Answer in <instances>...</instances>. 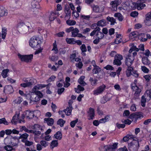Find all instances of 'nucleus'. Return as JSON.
<instances>
[{"mask_svg": "<svg viewBox=\"0 0 151 151\" xmlns=\"http://www.w3.org/2000/svg\"><path fill=\"white\" fill-rule=\"evenodd\" d=\"M41 43V41L38 37L35 36L32 37L29 42L30 46L32 48L38 47H40Z\"/></svg>", "mask_w": 151, "mask_h": 151, "instance_id": "f257e3e1", "label": "nucleus"}, {"mask_svg": "<svg viewBox=\"0 0 151 151\" xmlns=\"http://www.w3.org/2000/svg\"><path fill=\"white\" fill-rule=\"evenodd\" d=\"M72 103V101L71 100H70L68 102L69 106L67 107L65 110L59 111V114L61 115L62 118H64L65 117V114L64 113H65L67 116H69L70 115L72 109V107L71 105Z\"/></svg>", "mask_w": 151, "mask_h": 151, "instance_id": "f03ea898", "label": "nucleus"}, {"mask_svg": "<svg viewBox=\"0 0 151 151\" xmlns=\"http://www.w3.org/2000/svg\"><path fill=\"white\" fill-rule=\"evenodd\" d=\"M139 147V143L138 140H133L128 144V148L130 151H137Z\"/></svg>", "mask_w": 151, "mask_h": 151, "instance_id": "7ed1b4c3", "label": "nucleus"}, {"mask_svg": "<svg viewBox=\"0 0 151 151\" xmlns=\"http://www.w3.org/2000/svg\"><path fill=\"white\" fill-rule=\"evenodd\" d=\"M18 27L22 32L26 33L29 31V29L32 27L29 23H27L26 24L24 23H20L18 24Z\"/></svg>", "mask_w": 151, "mask_h": 151, "instance_id": "20e7f679", "label": "nucleus"}, {"mask_svg": "<svg viewBox=\"0 0 151 151\" xmlns=\"http://www.w3.org/2000/svg\"><path fill=\"white\" fill-rule=\"evenodd\" d=\"M18 55L22 61L27 63L31 62L33 57V55L32 54L22 55L20 54H19Z\"/></svg>", "mask_w": 151, "mask_h": 151, "instance_id": "39448f33", "label": "nucleus"}, {"mask_svg": "<svg viewBox=\"0 0 151 151\" xmlns=\"http://www.w3.org/2000/svg\"><path fill=\"white\" fill-rule=\"evenodd\" d=\"M123 59L122 56L119 54H117L114 56V59L113 61V63L114 65L117 66H120L121 65L122 63L121 60Z\"/></svg>", "mask_w": 151, "mask_h": 151, "instance_id": "423d86ee", "label": "nucleus"}, {"mask_svg": "<svg viewBox=\"0 0 151 151\" xmlns=\"http://www.w3.org/2000/svg\"><path fill=\"white\" fill-rule=\"evenodd\" d=\"M134 59V58L130 54H128L126 56L125 60V63L127 66H131L133 62Z\"/></svg>", "mask_w": 151, "mask_h": 151, "instance_id": "0eeeda50", "label": "nucleus"}, {"mask_svg": "<svg viewBox=\"0 0 151 151\" xmlns=\"http://www.w3.org/2000/svg\"><path fill=\"white\" fill-rule=\"evenodd\" d=\"M144 3L143 0H138L136 3H134V5L138 10H141L145 6V5Z\"/></svg>", "mask_w": 151, "mask_h": 151, "instance_id": "6e6552de", "label": "nucleus"}, {"mask_svg": "<svg viewBox=\"0 0 151 151\" xmlns=\"http://www.w3.org/2000/svg\"><path fill=\"white\" fill-rule=\"evenodd\" d=\"M106 88V86L104 84H103L97 88L96 90L93 91V94L97 95L102 93L104 91Z\"/></svg>", "mask_w": 151, "mask_h": 151, "instance_id": "1a4fd4ad", "label": "nucleus"}, {"mask_svg": "<svg viewBox=\"0 0 151 151\" xmlns=\"http://www.w3.org/2000/svg\"><path fill=\"white\" fill-rule=\"evenodd\" d=\"M121 0H115L111 1L110 5L112 7V10L114 11L116 10L117 9V6L121 3Z\"/></svg>", "mask_w": 151, "mask_h": 151, "instance_id": "9d476101", "label": "nucleus"}, {"mask_svg": "<svg viewBox=\"0 0 151 151\" xmlns=\"http://www.w3.org/2000/svg\"><path fill=\"white\" fill-rule=\"evenodd\" d=\"M131 88L133 91H135L134 95L135 96H136V97H134L135 99H136L138 98L139 94L141 92V89L139 88L138 86H132L131 87Z\"/></svg>", "mask_w": 151, "mask_h": 151, "instance_id": "9b49d317", "label": "nucleus"}, {"mask_svg": "<svg viewBox=\"0 0 151 151\" xmlns=\"http://www.w3.org/2000/svg\"><path fill=\"white\" fill-rule=\"evenodd\" d=\"M145 17V20L144 21L145 25L148 26H151V12L146 14Z\"/></svg>", "mask_w": 151, "mask_h": 151, "instance_id": "f8f14e48", "label": "nucleus"}, {"mask_svg": "<svg viewBox=\"0 0 151 151\" xmlns=\"http://www.w3.org/2000/svg\"><path fill=\"white\" fill-rule=\"evenodd\" d=\"M118 145V143H115L112 145L107 146L106 150V151H114L117 148Z\"/></svg>", "mask_w": 151, "mask_h": 151, "instance_id": "ddd939ff", "label": "nucleus"}, {"mask_svg": "<svg viewBox=\"0 0 151 151\" xmlns=\"http://www.w3.org/2000/svg\"><path fill=\"white\" fill-rule=\"evenodd\" d=\"M130 116L136 119H140L143 117V114L141 112H136L130 115Z\"/></svg>", "mask_w": 151, "mask_h": 151, "instance_id": "4468645a", "label": "nucleus"}, {"mask_svg": "<svg viewBox=\"0 0 151 151\" xmlns=\"http://www.w3.org/2000/svg\"><path fill=\"white\" fill-rule=\"evenodd\" d=\"M144 35V33H141L139 35V33L137 31H134L130 33L129 37L130 40H133L134 38L137 37L139 35L143 36Z\"/></svg>", "mask_w": 151, "mask_h": 151, "instance_id": "2eb2a0df", "label": "nucleus"}, {"mask_svg": "<svg viewBox=\"0 0 151 151\" xmlns=\"http://www.w3.org/2000/svg\"><path fill=\"white\" fill-rule=\"evenodd\" d=\"M13 92V89L11 86H6L4 89V92L5 93L10 94Z\"/></svg>", "mask_w": 151, "mask_h": 151, "instance_id": "dca6fc26", "label": "nucleus"}, {"mask_svg": "<svg viewBox=\"0 0 151 151\" xmlns=\"http://www.w3.org/2000/svg\"><path fill=\"white\" fill-rule=\"evenodd\" d=\"M8 14V11L3 7L0 8V17L6 16Z\"/></svg>", "mask_w": 151, "mask_h": 151, "instance_id": "f3484780", "label": "nucleus"}, {"mask_svg": "<svg viewBox=\"0 0 151 151\" xmlns=\"http://www.w3.org/2000/svg\"><path fill=\"white\" fill-rule=\"evenodd\" d=\"M65 17L69 19L71 15V11L68 6H65Z\"/></svg>", "mask_w": 151, "mask_h": 151, "instance_id": "a211bd4d", "label": "nucleus"}, {"mask_svg": "<svg viewBox=\"0 0 151 151\" xmlns=\"http://www.w3.org/2000/svg\"><path fill=\"white\" fill-rule=\"evenodd\" d=\"M88 116L90 118H88V119L90 120L93 119L95 115L94 109L90 107L89 108V111L88 112Z\"/></svg>", "mask_w": 151, "mask_h": 151, "instance_id": "6ab92c4d", "label": "nucleus"}, {"mask_svg": "<svg viewBox=\"0 0 151 151\" xmlns=\"http://www.w3.org/2000/svg\"><path fill=\"white\" fill-rule=\"evenodd\" d=\"M18 140L14 137L8 144L11 145L13 147L15 146H18Z\"/></svg>", "mask_w": 151, "mask_h": 151, "instance_id": "aec40b11", "label": "nucleus"}, {"mask_svg": "<svg viewBox=\"0 0 151 151\" xmlns=\"http://www.w3.org/2000/svg\"><path fill=\"white\" fill-rule=\"evenodd\" d=\"M25 115L26 117L29 119L33 118L35 116L33 112L29 110H27L25 111Z\"/></svg>", "mask_w": 151, "mask_h": 151, "instance_id": "412c9836", "label": "nucleus"}, {"mask_svg": "<svg viewBox=\"0 0 151 151\" xmlns=\"http://www.w3.org/2000/svg\"><path fill=\"white\" fill-rule=\"evenodd\" d=\"M44 121L47 125L50 126H52L54 123V119L52 118H45L44 119Z\"/></svg>", "mask_w": 151, "mask_h": 151, "instance_id": "4be33fe9", "label": "nucleus"}, {"mask_svg": "<svg viewBox=\"0 0 151 151\" xmlns=\"http://www.w3.org/2000/svg\"><path fill=\"white\" fill-rule=\"evenodd\" d=\"M33 80L31 79L29 82L26 83H23L21 84L20 86L24 88L31 86L34 83V81H32Z\"/></svg>", "mask_w": 151, "mask_h": 151, "instance_id": "5701e85b", "label": "nucleus"}, {"mask_svg": "<svg viewBox=\"0 0 151 151\" xmlns=\"http://www.w3.org/2000/svg\"><path fill=\"white\" fill-rule=\"evenodd\" d=\"M28 97L30 98V103L32 101L36 102L40 100L39 98L35 94H32V96L30 95V96H29Z\"/></svg>", "mask_w": 151, "mask_h": 151, "instance_id": "b1692460", "label": "nucleus"}, {"mask_svg": "<svg viewBox=\"0 0 151 151\" xmlns=\"http://www.w3.org/2000/svg\"><path fill=\"white\" fill-rule=\"evenodd\" d=\"M128 68L126 70V74L127 77H129L132 74L133 68L131 66L127 67Z\"/></svg>", "mask_w": 151, "mask_h": 151, "instance_id": "393cba45", "label": "nucleus"}, {"mask_svg": "<svg viewBox=\"0 0 151 151\" xmlns=\"http://www.w3.org/2000/svg\"><path fill=\"white\" fill-rule=\"evenodd\" d=\"M85 78V77L84 76H81L78 80V83L83 86L86 84V83L83 81Z\"/></svg>", "mask_w": 151, "mask_h": 151, "instance_id": "a878e982", "label": "nucleus"}, {"mask_svg": "<svg viewBox=\"0 0 151 151\" xmlns=\"http://www.w3.org/2000/svg\"><path fill=\"white\" fill-rule=\"evenodd\" d=\"M94 68L93 70V74H97L99 73L101 71V68L99 66L96 65H93Z\"/></svg>", "mask_w": 151, "mask_h": 151, "instance_id": "bb28decb", "label": "nucleus"}, {"mask_svg": "<svg viewBox=\"0 0 151 151\" xmlns=\"http://www.w3.org/2000/svg\"><path fill=\"white\" fill-rule=\"evenodd\" d=\"M114 17L117 18L119 21H122L124 18L123 16L120 13H115L114 14Z\"/></svg>", "mask_w": 151, "mask_h": 151, "instance_id": "cd10ccee", "label": "nucleus"}, {"mask_svg": "<svg viewBox=\"0 0 151 151\" xmlns=\"http://www.w3.org/2000/svg\"><path fill=\"white\" fill-rule=\"evenodd\" d=\"M107 20L111 22V25H114L115 23H116V19L113 17H110L108 16L106 18Z\"/></svg>", "mask_w": 151, "mask_h": 151, "instance_id": "c85d7f7f", "label": "nucleus"}, {"mask_svg": "<svg viewBox=\"0 0 151 151\" xmlns=\"http://www.w3.org/2000/svg\"><path fill=\"white\" fill-rule=\"evenodd\" d=\"M62 133L61 132L58 131L54 135V137L55 138L60 140L62 138Z\"/></svg>", "mask_w": 151, "mask_h": 151, "instance_id": "c756f323", "label": "nucleus"}, {"mask_svg": "<svg viewBox=\"0 0 151 151\" xmlns=\"http://www.w3.org/2000/svg\"><path fill=\"white\" fill-rule=\"evenodd\" d=\"M79 31L78 29L77 28L75 29L73 28V29L72 31V37H75L77 36L78 33Z\"/></svg>", "mask_w": 151, "mask_h": 151, "instance_id": "7c9ffc66", "label": "nucleus"}, {"mask_svg": "<svg viewBox=\"0 0 151 151\" xmlns=\"http://www.w3.org/2000/svg\"><path fill=\"white\" fill-rule=\"evenodd\" d=\"M97 26L104 27L105 26L106 24V22L105 20L102 19L99 21L96 24Z\"/></svg>", "mask_w": 151, "mask_h": 151, "instance_id": "2f4dec72", "label": "nucleus"}, {"mask_svg": "<svg viewBox=\"0 0 151 151\" xmlns=\"http://www.w3.org/2000/svg\"><path fill=\"white\" fill-rule=\"evenodd\" d=\"M4 149L6 151H12L14 149L10 145H6L4 146Z\"/></svg>", "mask_w": 151, "mask_h": 151, "instance_id": "473e14b6", "label": "nucleus"}, {"mask_svg": "<svg viewBox=\"0 0 151 151\" xmlns=\"http://www.w3.org/2000/svg\"><path fill=\"white\" fill-rule=\"evenodd\" d=\"M66 40L67 43L68 44H76L75 40L74 38H66Z\"/></svg>", "mask_w": 151, "mask_h": 151, "instance_id": "72a5a7b5", "label": "nucleus"}, {"mask_svg": "<svg viewBox=\"0 0 151 151\" xmlns=\"http://www.w3.org/2000/svg\"><path fill=\"white\" fill-rule=\"evenodd\" d=\"M150 61L147 57H143L142 58V63L145 65H148V64H149Z\"/></svg>", "mask_w": 151, "mask_h": 151, "instance_id": "f704fd0d", "label": "nucleus"}, {"mask_svg": "<svg viewBox=\"0 0 151 151\" xmlns=\"http://www.w3.org/2000/svg\"><path fill=\"white\" fill-rule=\"evenodd\" d=\"M110 100V99L108 98L107 96H105L101 98L100 102L101 104H104Z\"/></svg>", "mask_w": 151, "mask_h": 151, "instance_id": "c9c22d12", "label": "nucleus"}, {"mask_svg": "<svg viewBox=\"0 0 151 151\" xmlns=\"http://www.w3.org/2000/svg\"><path fill=\"white\" fill-rule=\"evenodd\" d=\"M109 116H105L104 118L100 119L99 120V122L100 123H104L108 121H109Z\"/></svg>", "mask_w": 151, "mask_h": 151, "instance_id": "e433bc0d", "label": "nucleus"}, {"mask_svg": "<svg viewBox=\"0 0 151 151\" xmlns=\"http://www.w3.org/2000/svg\"><path fill=\"white\" fill-rule=\"evenodd\" d=\"M9 71L8 69H4L1 73V75L4 78H6L7 76V73Z\"/></svg>", "mask_w": 151, "mask_h": 151, "instance_id": "4c0bfd02", "label": "nucleus"}, {"mask_svg": "<svg viewBox=\"0 0 151 151\" xmlns=\"http://www.w3.org/2000/svg\"><path fill=\"white\" fill-rule=\"evenodd\" d=\"M58 145V140H55L52 141L51 142L50 146L53 149L54 147H57Z\"/></svg>", "mask_w": 151, "mask_h": 151, "instance_id": "58836bf2", "label": "nucleus"}, {"mask_svg": "<svg viewBox=\"0 0 151 151\" xmlns=\"http://www.w3.org/2000/svg\"><path fill=\"white\" fill-rule=\"evenodd\" d=\"M53 48L52 50L54 51V53L55 54H57L58 52V50L57 47V45L56 43V41H55V42L53 43Z\"/></svg>", "mask_w": 151, "mask_h": 151, "instance_id": "ea45409f", "label": "nucleus"}, {"mask_svg": "<svg viewBox=\"0 0 151 151\" xmlns=\"http://www.w3.org/2000/svg\"><path fill=\"white\" fill-rule=\"evenodd\" d=\"M146 102V99L144 96H142L141 97V105L143 107H145V106Z\"/></svg>", "mask_w": 151, "mask_h": 151, "instance_id": "a19ab883", "label": "nucleus"}, {"mask_svg": "<svg viewBox=\"0 0 151 151\" xmlns=\"http://www.w3.org/2000/svg\"><path fill=\"white\" fill-rule=\"evenodd\" d=\"M23 99L22 98L19 97L15 100H14L13 101L15 104H20L22 101Z\"/></svg>", "mask_w": 151, "mask_h": 151, "instance_id": "79ce46f5", "label": "nucleus"}, {"mask_svg": "<svg viewBox=\"0 0 151 151\" xmlns=\"http://www.w3.org/2000/svg\"><path fill=\"white\" fill-rule=\"evenodd\" d=\"M65 122V121L63 120V119H60L57 121V124L58 125H60L61 127H63V126Z\"/></svg>", "mask_w": 151, "mask_h": 151, "instance_id": "37998d69", "label": "nucleus"}, {"mask_svg": "<svg viewBox=\"0 0 151 151\" xmlns=\"http://www.w3.org/2000/svg\"><path fill=\"white\" fill-rule=\"evenodd\" d=\"M34 93L39 98H41L43 96V95L40 91L36 90H33Z\"/></svg>", "mask_w": 151, "mask_h": 151, "instance_id": "c03bdc74", "label": "nucleus"}, {"mask_svg": "<svg viewBox=\"0 0 151 151\" xmlns=\"http://www.w3.org/2000/svg\"><path fill=\"white\" fill-rule=\"evenodd\" d=\"M76 23V22L74 20L68 19L66 21L67 24L70 26L74 25Z\"/></svg>", "mask_w": 151, "mask_h": 151, "instance_id": "a18cd8bd", "label": "nucleus"}, {"mask_svg": "<svg viewBox=\"0 0 151 151\" xmlns=\"http://www.w3.org/2000/svg\"><path fill=\"white\" fill-rule=\"evenodd\" d=\"M96 36H97V38H98L100 39H102L104 37L103 34L101 32H98L96 34Z\"/></svg>", "mask_w": 151, "mask_h": 151, "instance_id": "49530a36", "label": "nucleus"}, {"mask_svg": "<svg viewBox=\"0 0 151 151\" xmlns=\"http://www.w3.org/2000/svg\"><path fill=\"white\" fill-rule=\"evenodd\" d=\"M19 114H18L17 113L15 114V115L13 117L12 120V123H15L16 122V121L15 120H17L19 118Z\"/></svg>", "mask_w": 151, "mask_h": 151, "instance_id": "de8ad7c7", "label": "nucleus"}, {"mask_svg": "<svg viewBox=\"0 0 151 151\" xmlns=\"http://www.w3.org/2000/svg\"><path fill=\"white\" fill-rule=\"evenodd\" d=\"M56 17L55 16V14L53 12H52L49 16V20L50 21H52L55 19Z\"/></svg>", "mask_w": 151, "mask_h": 151, "instance_id": "09e8293b", "label": "nucleus"}, {"mask_svg": "<svg viewBox=\"0 0 151 151\" xmlns=\"http://www.w3.org/2000/svg\"><path fill=\"white\" fill-rule=\"evenodd\" d=\"M40 143L44 148L46 147L48 145V143L45 140L41 141Z\"/></svg>", "mask_w": 151, "mask_h": 151, "instance_id": "8fccbe9b", "label": "nucleus"}, {"mask_svg": "<svg viewBox=\"0 0 151 151\" xmlns=\"http://www.w3.org/2000/svg\"><path fill=\"white\" fill-rule=\"evenodd\" d=\"M3 124L6 125H7L8 124V122L4 118L0 119V124Z\"/></svg>", "mask_w": 151, "mask_h": 151, "instance_id": "3c124183", "label": "nucleus"}, {"mask_svg": "<svg viewBox=\"0 0 151 151\" xmlns=\"http://www.w3.org/2000/svg\"><path fill=\"white\" fill-rule=\"evenodd\" d=\"M38 5L39 4L37 2L33 1L32 2V8L33 9H37L38 8Z\"/></svg>", "mask_w": 151, "mask_h": 151, "instance_id": "603ef678", "label": "nucleus"}, {"mask_svg": "<svg viewBox=\"0 0 151 151\" xmlns=\"http://www.w3.org/2000/svg\"><path fill=\"white\" fill-rule=\"evenodd\" d=\"M6 32L7 30L6 29L2 28V38L3 39H5L6 36Z\"/></svg>", "mask_w": 151, "mask_h": 151, "instance_id": "864d4df0", "label": "nucleus"}, {"mask_svg": "<svg viewBox=\"0 0 151 151\" xmlns=\"http://www.w3.org/2000/svg\"><path fill=\"white\" fill-rule=\"evenodd\" d=\"M141 69L142 71L145 73H147L149 72V70L145 66H142Z\"/></svg>", "mask_w": 151, "mask_h": 151, "instance_id": "5fc2aeb1", "label": "nucleus"}, {"mask_svg": "<svg viewBox=\"0 0 151 151\" xmlns=\"http://www.w3.org/2000/svg\"><path fill=\"white\" fill-rule=\"evenodd\" d=\"M80 49L82 52H86L87 51L86 47L85 44H83L80 47Z\"/></svg>", "mask_w": 151, "mask_h": 151, "instance_id": "6e6d98bb", "label": "nucleus"}, {"mask_svg": "<svg viewBox=\"0 0 151 151\" xmlns=\"http://www.w3.org/2000/svg\"><path fill=\"white\" fill-rule=\"evenodd\" d=\"M116 126L118 128H123L125 127V125L124 124H120L118 123H116Z\"/></svg>", "mask_w": 151, "mask_h": 151, "instance_id": "4d7b16f0", "label": "nucleus"}, {"mask_svg": "<svg viewBox=\"0 0 151 151\" xmlns=\"http://www.w3.org/2000/svg\"><path fill=\"white\" fill-rule=\"evenodd\" d=\"M138 14V13L136 11H133L130 14V15L133 17H137Z\"/></svg>", "mask_w": 151, "mask_h": 151, "instance_id": "13d9d810", "label": "nucleus"}, {"mask_svg": "<svg viewBox=\"0 0 151 151\" xmlns=\"http://www.w3.org/2000/svg\"><path fill=\"white\" fill-rule=\"evenodd\" d=\"M93 9L95 12H98L99 11V8L98 6H94L93 7Z\"/></svg>", "mask_w": 151, "mask_h": 151, "instance_id": "bf43d9fd", "label": "nucleus"}, {"mask_svg": "<svg viewBox=\"0 0 151 151\" xmlns=\"http://www.w3.org/2000/svg\"><path fill=\"white\" fill-rule=\"evenodd\" d=\"M63 80H60L59 81L57 82V85L58 87H61L62 86L63 84L62 83L63 82Z\"/></svg>", "mask_w": 151, "mask_h": 151, "instance_id": "052dcab7", "label": "nucleus"}, {"mask_svg": "<svg viewBox=\"0 0 151 151\" xmlns=\"http://www.w3.org/2000/svg\"><path fill=\"white\" fill-rule=\"evenodd\" d=\"M78 121V119H76L75 120H74L71 122L70 123V125L72 127H74L76 123Z\"/></svg>", "mask_w": 151, "mask_h": 151, "instance_id": "680f3d73", "label": "nucleus"}, {"mask_svg": "<svg viewBox=\"0 0 151 151\" xmlns=\"http://www.w3.org/2000/svg\"><path fill=\"white\" fill-rule=\"evenodd\" d=\"M89 81L90 82L92 86H95L96 85V84L95 82V80L92 78L90 77Z\"/></svg>", "mask_w": 151, "mask_h": 151, "instance_id": "e2e57ef3", "label": "nucleus"}, {"mask_svg": "<svg viewBox=\"0 0 151 151\" xmlns=\"http://www.w3.org/2000/svg\"><path fill=\"white\" fill-rule=\"evenodd\" d=\"M90 16L89 15H82L81 16V18L83 19H86V20H89L90 18Z\"/></svg>", "mask_w": 151, "mask_h": 151, "instance_id": "0e129e2a", "label": "nucleus"}, {"mask_svg": "<svg viewBox=\"0 0 151 151\" xmlns=\"http://www.w3.org/2000/svg\"><path fill=\"white\" fill-rule=\"evenodd\" d=\"M33 142H32L27 140L25 141V144L26 146H29L33 145Z\"/></svg>", "mask_w": 151, "mask_h": 151, "instance_id": "69168bd1", "label": "nucleus"}, {"mask_svg": "<svg viewBox=\"0 0 151 151\" xmlns=\"http://www.w3.org/2000/svg\"><path fill=\"white\" fill-rule=\"evenodd\" d=\"M29 135L28 134L25 133L21 135L20 136V137L21 138L24 139H27Z\"/></svg>", "mask_w": 151, "mask_h": 151, "instance_id": "338daca9", "label": "nucleus"}, {"mask_svg": "<svg viewBox=\"0 0 151 151\" xmlns=\"http://www.w3.org/2000/svg\"><path fill=\"white\" fill-rule=\"evenodd\" d=\"M37 149L38 151L41 150L43 147L40 144H38L37 145Z\"/></svg>", "mask_w": 151, "mask_h": 151, "instance_id": "774afa93", "label": "nucleus"}]
</instances>
